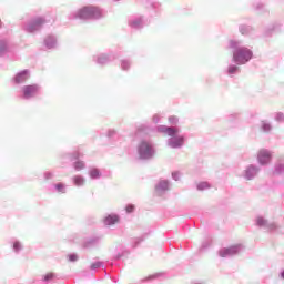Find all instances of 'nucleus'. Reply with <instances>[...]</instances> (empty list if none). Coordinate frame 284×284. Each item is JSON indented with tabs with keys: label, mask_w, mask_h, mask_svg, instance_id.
I'll return each instance as SVG.
<instances>
[{
	"label": "nucleus",
	"mask_w": 284,
	"mask_h": 284,
	"mask_svg": "<svg viewBox=\"0 0 284 284\" xmlns=\"http://www.w3.org/2000/svg\"><path fill=\"white\" fill-rule=\"evenodd\" d=\"M253 57L252 50L247 48H239L233 52V61L237 65H245Z\"/></svg>",
	"instance_id": "f257e3e1"
},
{
	"label": "nucleus",
	"mask_w": 284,
	"mask_h": 284,
	"mask_svg": "<svg viewBox=\"0 0 284 284\" xmlns=\"http://www.w3.org/2000/svg\"><path fill=\"white\" fill-rule=\"evenodd\" d=\"M78 19H99L101 10L97 7H84L77 14Z\"/></svg>",
	"instance_id": "f03ea898"
},
{
	"label": "nucleus",
	"mask_w": 284,
	"mask_h": 284,
	"mask_svg": "<svg viewBox=\"0 0 284 284\" xmlns=\"http://www.w3.org/2000/svg\"><path fill=\"white\" fill-rule=\"evenodd\" d=\"M139 154L140 159H152L154 156V149H152L150 143L143 141L139 145Z\"/></svg>",
	"instance_id": "7ed1b4c3"
},
{
	"label": "nucleus",
	"mask_w": 284,
	"mask_h": 284,
	"mask_svg": "<svg viewBox=\"0 0 284 284\" xmlns=\"http://www.w3.org/2000/svg\"><path fill=\"white\" fill-rule=\"evenodd\" d=\"M22 92H23L24 99H30V98L34 97V94H37V92H39V85H37V84L26 85V87H23Z\"/></svg>",
	"instance_id": "20e7f679"
},
{
	"label": "nucleus",
	"mask_w": 284,
	"mask_h": 284,
	"mask_svg": "<svg viewBox=\"0 0 284 284\" xmlns=\"http://www.w3.org/2000/svg\"><path fill=\"white\" fill-rule=\"evenodd\" d=\"M257 159H258V162L261 163V165H267V163H270V161H272V153H270V151L263 149L258 152Z\"/></svg>",
	"instance_id": "39448f33"
},
{
	"label": "nucleus",
	"mask_w": 284,
	"mask_h": 284,
	"mask_svg": "<svg viewBox=\"0 0 284 284\" xmlns=\"http://www.w3.org/2000/svg\"><path fill=\"white\" fill-rule=\"evenodd\" d=\"M43 23H45V20L43 18H37L36 20H33V22L29 26V31L30 32H34V30H37V28H41V26H43Z\"/></svg>",
	"instance_id": "423d86ee"
},
{
	"label": "nucleus",
	"mask_w": 284,
	"mask_h": 284,
	"mask_svg": "<svg viewBox=\"0 0 284 284\" xmlns=\"http://www.w3.org/2000/svg\"><path fill=\"white\" fill-rule=\"evenodd\" d=\"M30 74L28 71H22L16 75V83H23V81H28Z\"/></svg>",
	"instance_id": "0eeeda50"
},
{
	"label": "nucleus",
	"mask_w": 284,
	"mask_h": 284,
	"mask_svg": "<svg viewBox=\"0 0 284 284\" xmlns=\"http://www.w3.org/2000/svg\"><path fill=\"white\" fill-rule=\"evenodd\" d=\"M119 223V215H109L104 219V224L116 225Z\"/></svg>",
	"instance_id": "6e6552de"
},
{
	"label": "nucleus",
	"mask_w": 284,
	"mask_h": 284,
	"mask_svg": "<svg viewBox=\"0 0 284 284\" xmlns=\"http://www.w3.org/2000/svg\"><path fill=\"white\" fill-rule=\"evenodd\" d=\"M230 254H236V248L235 246H231L229 248H223L221 252H220V256H230Z\"/></svg>",
	"instance_id": "1a4fd4ad"
},
{
	"label": "nucleus",
	"mask_w": 284,
	"mask_h": 284,
	"mask_svg": "<svg viewBox=\"0 0 284 284\" xmlns=\"http://www.w3.org/2000/svg\"><path fill=\"white\" fill-rule=\"evenodd\" d=\"M162 132H164V134H168L169 136H174V134H176L179 130L176 128H163Z\"/></svg>",
	"instance_id": "9d476101"
},
{
	"label": "nucleus",
	"mask_w": 284,
	"mask_h": 284,
	"mask_svg": "<svg viewBox=\"0 0 284 284\" xmlns=\"http://www.w3.org/2000/svg\"><path fill=\"white\" fill-rule=\"evenodd\" d=\"M185 143V140L183 138H178L174 141L170 143L171 148H181Z\"/></svg>",
	"instance_id": "9b49d317"
},
{
	"label": "nucleus",
	"mask_w": 284,
	"mask_h": 284,
	"mask_svg": "<svg viewBox=\"0 0 284 284\" xmlns=\"http://www.w3.org/2000/svg\"><path fill=\"white\" fill-rule=\"evenodd\" d=\"M73 181H74V184L78 186H81L85 183V180H83L82 176H75V178H73Z\"/></svg>",
	"instance_id": "f8f14e48"
},
{
	"label": "nucleus",
	"mask_w": 284,
	"mask_h": 284,
	"mask_svg": "<svg viewBox=\"0 0 284 284\" xmlns=\"http://www.w3.org/2000/svg\"><path fill=\"white\" fill-rule=\"evenodd\" d=\"M83 168H85V163L81 162V161H78L74 163V169L78 170V171H81L83 170Z\"/></svg>",
	"instance_id": "ddd939ff"
},
{
	"label": "nucleus",
	"mask_w": 284,
	"mask_h": 284,
	"mask_svg": "<svg viewBox=\"0 0 284 284\" xmlns=\"http://www.w3.org/2000/svg\"><path fill=\"white\" fill-rule=\"evenodd\" d=\"M90 176H91V179H99V176H100L99 170H97V169L91 170Z\"/></svg>",
	"instance_id": "4468645a"
},
{
	"label": "nucleus",
	"mask_w": 284,
	"mask_h": 284,
	"mask_svg": "<svg viewBox=\"0 0 284 284\" xmlns=\"http://www.w3.org/2000/svg\"><path fill=\"white\" fill-rule=\"evenodd\" d=\"M168 181L160 182L158 190H168Z\"/></svg>",
	"instance_id": "2eb2a0df"
},
{
	"label": "nucleus",
	"mask_w": 284,
	"mask_h": 284,
	"mask_svg": "<svg viewBox=\"0 0 284 284\" xmlns=\"http://www.w3.org/2000/svg\"><path fill=\"white\" fill-rule=\"evenodd\" d=\"M68 258L71 263L79 261V256L77 254H70L68 255Z\"/></svg>",
	"instance_id": "dca6fc26"
},
{
	"label": "nucleus",
	"mask_w": 284,
	"mask_h": 284,
	"mask_svg": "<svg viewBox=\"0 0 284 284\" xmlns=\"http://www.w3.org/2000/svg\"><path fill=\"white\" fill-rule=\"evenodd\" d=\"M58 192H65V186L62 183L55 185Z\"/></svg>",
	"instance_id": "f3484780"
},
{
	"label": "nucleus",
	"mask_w": 284,
	"mask_h": 284,
	"mask_svg": "<svg viewBox=\"0 0 284 284\" xmlns=\"http://www.w3.org/2000/svg\"><path fill=\"white\" fill-rule=\"evenodd\" d=\"M237 71H239V67H236V65H233V67L229 68V73L230 74H234V72H237Z\"/></svg>",
	"instance_id": "a211bd4d"
},
{
	"label": "nucleus",
	"mask_w": 284,
	"mask_h": 284,
	"mask_svg": "<svg viewBox=\"0 0 284 284\" xmlns=\"http://www.w3.org/2000/svg\"><path fill=\"white\" fill-rule=\"evenodd\" d=\"M128 214H132V212H134V205L132 204H129L126 207H125Z\"/></svg>",
	"instance_id": "6ab92c4d"
},
{
	"label": "nucleus",
	"mask_w": 284,
	"mask_h": 284,
	"mask_svg": "<svg viewBox=\"0 0 284 284\" xmlns=\"http://www.w3.org/2000/svg\"><path fill=\"white\" fill-rule=\"evenodd\" d=\"M99 267H101V262H95L91 264V270H99Z\"/></svg>",
	"instance_id": "aec40b11"
},
{
	"label": "nucleus",
	"mask_w": 284,
	"mask_h": 284,
	"mask_svg": "<svg viewBox=\"0 0 284 284\" xmlns=\"http://www.w3.org/2000/svg\"><path fill=\"white\" fill-rule=\"evenodd\" d=\"M52 278H54V274L52 273H48L47 275H44V281H52Z\"/></svg>",
	"instance_id": "412c9836"
},
{
	"label": "nucleus",
	"mask_w": 284,
	"mask_h": 284,
	"mask_svg": "<svg viewBox=\"0 0 284 284\" xmlns=\"http://www.w3.org/2000/svg\"><path fill=\"white\" fill-rule=\"evenodd\" d=\"M257 225H265V219L257 217Z\"/></svg>",
	"instance_id": "4be33fe9"
},
{
	"label": "nucleus",
	"mask_w": 284,
	"mask_h": 284,
	"mask_svg": "<svg viewBox=\"0 0 284 284\" xmlns=\"http://www.w3.org/2000/svg\"><path fill=\"white\" fill-rule=\"evenodd\" d=\"M246 172H247V173L254 172V168L248 169Z\"/></svg>",
	"instance_id": "5701e85b"
},
{
	"label": "nucleus",
	"mask_w": 284,
	"mask_h": 284,
	"mask_svg": "<svg viewBox=\"0 0 284 284\" xmlns=\"http://www.w3.org/2000/svg\"><path fill=\"white\" fill-rule=\"evenodd\" d=\"M13 247L17 250V248H19V243H16L14 245H13Z\"/></svg>",
	"instance_id": "b1692460"
},
{
	"label": "nucleus",
	"mask_w": 284,
	"mask_h": 284,
	"mask_svg": "<svg viewBox=\"0 0 284 284\" xmlns=\"http://www.w3.org/2000/svg\"><path fill=\"white\" fill-rule=\"evenodd\" d=\"M201 185H204V186H205V185H207V184H205V183H203V184H200V185H199V187H201Z\"/></svg>",
	"instance_id": "393cba45"
},
{
	"label": "nucleus",
	"mask_w": 284,
	"mask_h": 284,
	"mask_svg": "<svg viewBox=\"0 0 284 284\" xmlns=\"http://www.w3.org/2000/svg\"><path fill=\"white\" fill-rule=\"evenodd\" d=\"M282 278H284V272H282Z\"/></svg>",
	"instance_id": "a878e982"
}]
</instances>
